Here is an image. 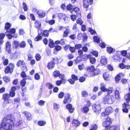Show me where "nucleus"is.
Wrapping results in <instances>:
<instances>
[{
	"instance_id": "nucleus-1",
	"label": "nucleus",
	"mask_w": 130,
	"mask_h": 130,
	"mask_svg": "<svg viewBox=\"0 0 130 130\" xmlns=\"http://www.w3.org/2000/svg\"><path fill=\"white\" fill-rule=\"evenodd\" d=\"M13 124L12 116L11 115H7L0 124V130H10Z\"/></svg>"
},
{
	"instance_id": "nucleus-2",
	"label": "nucleus",
	"mask_w": 130,
	"mask_h": 130,
	"mask_svg": "<svg viewBox=\"0 0 130 130\" xmlns=\"http://www.w3.org/2000/svg\"><path fill=\"white\" fill-rule=\"evenodd\" d=\"M15 67L14 64L12 63H9L8 66H7L5 69L4 72L6 74L9 73L11 74L13 72Z\"/></svg>"
},
{
	"instance_id": "nucleus-3",
	"label": "nucleus",
	"mask_w": 130,
	"mask_h": 130,
	"mask_svg": "<svg viewBox=\"0 0 130 130\" xmlns=\"http://www.w3.org/2000/svg\"><path fill=\"white\" fill-rule=\"evenodd\" d=\"M114 96L112 95L107 94L104 99L106 103L108 104H112L114 101Z\"/></svg>"
},
{
	"instance_id": "nucleus-4",
	"label": "nucleus",
	"mask_w": 130,
	"mask_h": 130,
	"mask_svg": "<svg viewBox=\"0 0 130 130\" xmlns=\"http://www.w3.org/2000/svg\"><path fill=\"white\" fill-rule=\"evenodd\" d=\"M92 109L94 112L96 114L98 115L101 111V105L99 104H93L92 106Z\"/></svg>"
},
{
	"instance_id": "nucleus-5",
	"label": "nucleus",
	"mask_w": 130,
	"mask_h": 130,
	"mask_svg": "<svg viewBox=\"0 0 130 130\" xmlns=\"http://www.w3.org/2000/svg\"><path fill=\"white\" fill-rule=\"evenodd\" d=\"M15 126L16 130H21L22 129L25 127L26 125L24 122L20 120L16 123Z\"/></svg>"
},
{
	"instance_id": "nucleus-6",
	"label": "nucleus",
	"mask_w": 130,
	"mask_h": 130,
	"mask_svg": "<svg viewBox=\"0 0 130 130\" xmlns=\"http://www.w3.org/2000/svg\"><path fill=\"white\" fill-rule=\"evenodd\" d=\"M111 123V119L109 117H108L106 118L105 121L103 122L102 125L104 127H105L106 130H107Z\"/></svg>"
},
{
	"instance_id": "nucleus-7",
	"label": "nucleus",
	"mask_w": 130,
	"mask_h": 130,
	"mask_svg": "<svg viewBox=\"0 0 130 130\" xmlns=\"http://www.w3.org/2000/svg\"><path fill=\"white\" fill-rule=\"evenodd\" d=\"M112 111V109L111 107H107L105 110V111L101 113V116L103 117H106L108 116Z\"/></svg>"
},
{
	"instance_id": "nucleus-8",
	"label": "nucleus",
	"mask_w": 130,
	"mask_h": 130,
	"mask_svg": "<svg viewBox=\"0 0 130 130\" xmlns=\"http://www.w3.org/2000/svg\"><path fill=\"white\" fill-rule=\"evenodd\" d=\"M71 95L70 93H68L65 94L64 99L63 101L64 104L69 103L71 101V98L70 97Z\"/></svg>"
},
{
	"instance_id": "nucleus-9",
	"label": "nucleus",
	"mask_w": 130,
	"mask_h": 130,
	"mask_svg": "<svg viewBox=\"0 0 130 130\" xmlns=\"http://www.w3.org/2000/svg\"><path fill=\"white\" fill-rule=\"evenodd\" d=\"M83 5L85 8H88L89 5H91L93 3V0H83Z\"/></svg>"
},
{
	"instance_id": "nucleus-10",
	"label": "nucleus",
	"mask_w": 130,
	"mask_h": 130,
	"mask_svg": "<svg viewBox=\"0 0 130 130\" xmlns=\"http://www.w3.org/2000/svg\"><path fill=\"white\" fill-rule=\"evenodd\" d=\"M129 103H127V104L124 103L123 105L122 110L123 112L126 113H128V108L130 109V104H129Z\"/></svg>"
},
{
	"instance_id": "nucleus-11",
	"label": "nucleus",
	"mask_w": 130,
	"mask_h": 130,
	"mask_svg": "<svg viewBox=\"0 0 130 130\" xmlns=\"http://www.w3.org/2000/svg\"><path fill=\"white\" fill-rule=\"evenodd\" d=\"M11 43L10 42L8 41L6 43L5 45L6 50L7 52L9 54H10L11 53Z\"/></svg>"
},
{
	"instance_id": "nucleus-12",
	"label": "nucleus",
	"mask_w": 130,
	"mask_h": 130,
	"mask_svg": "<svg viewBox=\"0 0 130 130\" xmlns=\"http://www.w3.org/2000/svg\"><path fill=\"white\" fill-rule=\"evenodd\" d=\"M66 108L68 110L69 112L70 113H72L74 110V108L72 107V104H67L66 106Z\"/></svg>"
},
{
	"instance_id": "nucleus-13",
	"label": "nucleus",
	"mask_w": 130,
	"mask_h": 130,
	"mask_svg": "<svg viewBox=\"0 0 130 130\" xmlns=\"http://www.w3.org/2000/svg\"><path fill=\"white\" fill-rule=\"evenodd\" d=\"M23 113L24 114L28 120H30L31 119V115L30 113L28 112L25 111L23 112Z\"/></svg>"
},
{
	"instance_id": "nucleus-14",
	"label": "nucleus",
	"mask_w": 130,
	"mask_h": 130,
	"mask_svg": "<svg viewBox=\"0 0 130 130\" xmlns=\"http://www.w3.org/2000/svg\"><path fill=\"white\" fill-rule=\"evenodd\" d=\"M55 66V64L52 61V60L50 62H49L47 66V67L49 69H53Z\"/></svg>"
},
{
	"instance_id": "nucleus-15",
	"label": "nucleus",
	"mask_w": 130,
	"mask_h": 130,
	"mask_svg": "<svg viewBox=\"0 0 130 130\" xmlns=\"http://www.w3.org/2000/svg\"><path fill=\"white\" fill-rule=\"evenodd\" d=\"M129 90L130 92V87L129 88ZM126 102L128 103L130 101V92L126 94L124 96Z\"/></svg>"
},
{
	"instance_id": "nucleus-16",
	"label": "nucleus",
	"mask_w": 130,
	"mask_h": 130,
	"mask_svg": "<svg viewBox=\"0 0 130 130\" xmlns=\"http://www.w3.org/2000/svg\"><path fill=\"white\" fill-rule=\"evenodd\" d=\"M100 62L102 65H105L107 63V59L105 57L102 56L101 57V59L100 60Z\"/></svg>"
},
{
	"instance_id": "nucleus-17",
	"label": "nucleus",
	"mask_w": 130,
	"mask_h": 130,
	"mask_svg": "<svg viewBox=\"0 0 130 130\" xmlns=\"http://www.w3.org/2000/svg\"><path fill=\"white\" fill-rule=\"evenodd\" d=\"M58 15L59 19H63L64 21H66V16L65 14L62 13H59L58 14Z\"/></svg>"
},
{
	"instance_id": "nucleus-18",
	"label": "nucleus",
	"mask_w": 130,
	"mask_h": 130,
	"mask_svg": "<svg viewBox=\"0 0 130 130\" xmlns=\"http://www.w3.org/2000/svg\"><path fill=\"white\" fill-rule=\"evenodd\" d=\"M39 17L40 18H43L44 17L45 15V12L42 10H39L37 12Z\"/></svg>"
},
{
	"instance_id": "nucleus-19",
	"label": "nucleus",
	"mask_w": 130,
	"mask_h": 130,
	"mask_svg": "<svg viewBox=\"0 0 130 130\" xmlns=\"http://www.w3.org/2000/svg\"><path fill=\"white\" fill-rule=\"evenodd\" d=\"M82 111L84 113H87L89 111L88 107L87 106H85L82 108L81 109Z\"/></svg>"
},
{
	"instance_id": "nucleus-20",
	"label": "nucleus",
	"mask_w": 130,
	"mask_h": 130,
	"mask_svg": "<svg viewBox=\"0 0 130 130\" xmlns=\"http://www.w3.org/2000/svg\"><path fill=\"white\" fill-rule=\"evenodd\" d=\"M100 73V70L98 68H96L94 70L92 71V74L94 76L98 75Z\"/></svg>"
},
{
	"instance_id": "nucleus-21",
	"label": "nucleus",
	"mask_w": 130,
	"mask_h": 130,
	"mask_svg": "<svg viewBox=\"0 0 130 130\" xmlns=\"http://www.w3.org/2000/svg\"><path fill=\"white\" fill-rule=\"evenodd\" d=\"M19 46V42L15 40L14 41L13 44V48L16 49L18 48Z\"/></svg>"
},
{
	"instance_id": "nucleus-22",
	"label": "nucleus",
	"mask_w": 130,
	"mask_h": 130,
	"mask_svg": "<svg viewBox=\"0 0 130 130\" xmlns=\"http://www.w3.org/2000/svg\"><path fill=\"white\" fill-rule=\"evenodd\" d=\"M35 27L38 29L39 27H41V23L40 22L38 21H36L35 23Z\"/></svg>"
},
{
	"instance_id": "nucleus-23",
	"label": "nucleus",
	"mask_w": 130,
	"mask_h": 130,
	"mask_svg": "<svg viewBox=\"0 0 130 130\" xmlns=\"http://www.w3.org/2000/svg\"><path fill=\"white\" fill-rule=\"evenodd\" d=\"M60 75V72L58 70L55 71L53 73V75L55 77H58Z\"/></svg>"
},
{
	"instance_id": "nucleus-24",
	"label": "nucleus",
	"mask_w": 130,
	"mask_h": 130,
	"mask_svg": "<svg viewBox=\"0 0 130 130\" xmlns=\"http://www.w3.org/2000/svg\"><path fill=\"white\" fill-rule=\"evenodd\" d=\"M109 130H120L119 127L117 126H112L109 127Z\"/></svg>"
},
{
	"instance_id": "nucleus-25",
	"label": "nucleus",
	"mask_w": 130,
	"mask_h": 130,
	"mask_svg": "<svg viewBox=\"0 0 130 130\" xmlns=\"http://www.w3.org/2000/svg\"><path fill=\"white\" fill-rule=\"evenodd\" d=\"M10 97L9 94L7 93L4 94L3 95L2 99L4 100H9Z\"/></svg>"
},
{
	"instance_id": "nucleus-26",
	"label": "nucleus",
	"mask_w": 130,
	"mask_h": 130,
	"mask_svg": "<svg viewBox=\"0 0 130 130\" xmlns=\"http://www.w3.org/2000/svg\"><path fill=\"white\" fill-rule=\"evenodd\" d=\"M24 64H25V63L23 60H19L17 62V66L18 67H19L22 65Z\"/></svg>"
},
{
	"instance_id": "nucleus-27",
	"label": "nucleus",
	"mask_w": 130,
	"mask_h": 130,
	"mask_svg": "<svg viewBox=\"0 0 130 130\" xmlns=\"http://www.w3.org/2000/svg\"><path fill=\"white\" fill-rule=\"evenodd\" d=\"M15 29L14 28H12L10 29L9 30L6 31V32L12 34H14L15 32Z\"/></svg>"
},
{
	"instance_id": "nucleus-28",
	"label": "nucleus",
	"mask_w": 130,
	"mask_h": 130,
	"mask_svg": "<svg viewBox=\"0 0 130 130\" xmlns=\"http://www.w3.org/2000/svg\"><path fill=\"white\" fill-rule=\"evenodd\" d=\"M41 34H39L38 33V36L35 38V41H37L41 39L42 38Z\"/></svg>"
},
{
	"instance_id": "nucleus-29",
	"label": "nucleus",
	"mask_w": 130,
	"mask_h": 130,
	"mask_svg": "<svg viewBox=\"0 0 130 130\" xmlns=\"http://www.w3.org/2000/svg\"><path fill=\"white\" fill-rule=\"evenodd\" d=\"M94 67L92 65L90 67H88L87 68V70L89 72H91L92 73V71L94 70Z\"/></svg>"
},
{
	"instance_id": "nucleus-30",
	"label": "nucleus",
	"mask_w": 130,
	"mask_h": 130,
	"mask_svg": "<svg viewBox=\"0 0 130 130\" xmlns=\"http://www.w3.org/2000/svg\"><path fill=\"white\" fill-rule=\"evenodd\" d=\"M26 46V43L24 41H22L21 42L19 43V47L20 48H24Z\"/></svg>"
},
{
	"instance_id": "nucleus-31",
	"label": "nucleus",
	"mask_w": 130,
	"mask_h": 130,
	"mask_svg": "<svg viewBox=\"0 0 130 130\" xmlns=\"http://www.w3.org/2000/svg\"><path fill=\"white\" fill-rule=\"evenodd\" d=\"M11 26V24L7 22L6 23L5 26V29L6 30V31L8 30V29H9Z\"/></svg>"
},
{
	"instance_id": "nucleus-32",
	"label": "nucleus",
	"mask_w": 130,
	"mask_h": 130,
	"mask_svg": "<svg viewBox=\"0 0 130 130\" xmlns=\"http://www.w3.org/2000/svg\"><path fill=\"white\" fill-rule=\"evenodd\" d=\"M5 34L6 35L8 39H11L13 37L14 38H16V37H15L14 36H13L12 34L10 33H7L6 32Z\"/></svg>"
},
{
	"instance_id": "nucleus-33",
	"label": "nucleus",
	"mask_w": 130,
	"mask_h": 130,
	"mask_svg": "<svg viewBox=\"0 0 130 130\" xmlns=\"http://www.w3.org/2000/svg\"><path fill=\"white\" fill-rule=\"evenodd\" d=\"M46 123V122L44 121H39L38 122V124L40 126H42L44 125Z\"/></svg>"
},
{
	"instance_id": "nucleus-34",
	"label": "nucleus",
	"mask_w": 130,
	"mask_h": 130,
	"mask_svg": "<svg viewBox=\"0 0 130 130\" xmlns=\"http://www.w3.org/2000/svg\"><path fill=\"white\" fill-rule=\"evenodd\" d=\"M82 60V57L81 56H79L77 57L75 60V61L77 63L80 62Z\"/></svg>"
},
{
	"instance_id": "nucleus-35",
	"label": "nucleus",
	"mask_w": 130,
	"mask_h": 130,
	"mask_svg": "<svg viewBox=\"0 0 130 130\" xmlns=\"http://www.w3.org/2000/svg\"><path fill=\"white\" fill-rule=\"evenodd\" d=\"M53 106L54 109L56 110V111H58V109L60 108L59 104H57L56 103H55L53 104Z\"/></svg>"
},
{
	"instance_id": "nucleus-36",
	"label": "nucleus",
	"mask_w": 130,
	"mask_h": 130,
	"mask_svg": "<svg viewBox=\"0 0 130 130\" xmlns=\"http://www.w3.org/2000/svg\"><path fill=\"white\" fill-rule=\"evenodd\" d=\"M89 59H90V63L92 64H93L95 63L96 60L95 58L91 57H89Z\"/></svg>"
},
{
	"instance_id": "nucleus-37",
	"label": "nucleus",
	"mask_w": 130,
	"mask_h": 130,
	"mask_svg": "<svg viewBox=\"0 0 130 130\" xmlns=\"http://www.w3.org/2000/svg\"><path fill=\"white\" fill-rule=\"evenodd\" d=\"M42 35L45 37H48L49 35V31L46 30H44L43 32Z\"/></svg>"
},
{
	"instance_id": "nucleus-38",
	"label": "nucleus",
	"mask_w": 130,
	"mask_h": 130,
	"mask_svg": "<svg viewBox=\"0 0 130 130\" xmlns=\"http://www.w3.org/2000/svg\"><path fill=\"white\" fill-rule=\"evenodd\" d=\"M26 83L25 79L23 78L22 80H21L20 82L21 85L22 87H24L25 86Z\"/></svg>"
},
{
	"instance_id": "nucleus-39",
	"label": "nucleus",
	"mask_w": 130,
	"mask_h": 130,
	"mask_svg": "<svg viewBox=\"0 0 130 130\" xmlns=\"http://www.w3.org/2000/svg\"><path fill=\"white\" fill-rule=\"evenodd\" d=\"M107 51L109 54H111L114 51V50L111 47H107Z\"/></svg>"
},
{
	"instance_id": "nucleus-40",
	"label": "nucleus",
	"mask_w": 130,
	"mask_h": 130,
	"mask_svg": "<svg viewBox=\"0 0 130 130\" xmlns=\"http://www.w3.org/2000/svg\"><path fill=\"white\" fill-rule=\"evenodd\" d=\"M93 39L94 41L97 43H99L100 42V39L98 36H94L93 37Z\"/></svg>"
},
{
	"instance_id": "nucleus-41",
	"label": "nucleus",
	"mask_w": 130,
	"mask_h": 130,
	"mask_svg": "<svg viewBox=\"0 0 130 130\" xmlns=\"http://www.w3.org/2000/svg\"><path fill=\"white\" fill-rule=\"evenodd\" d=\"M73 123H74L76 126H78L80 124V123L78 121L75 119L73 120Z\"/></svg>"
},
{
	"instance_id": "nucleus-42",
	"label": "nucleus",
	"mask_w": 130,
	"mask_h": 130,
	"mask_svg": "<svg viewBox=\"0 0 130 130\" xmlns=\"http://www.w3.org/2000/svg\"><path fill=\"white\" fill-rule=\"evenodd\" d=\"M46 86L49 89H51L53 87V85L49 82L46 83Z\"/></svg>"
},
{
	"instance_id": "nucleus-43",
	"label": "nucleus",
	"mask_w": 130,
	"mask_h": 130,
	"mask_svg": "<svg viewBox=\"0 0 130 130\" xmlns=\"http://www.w3.org/2000/svg\"><path fill=\"white\" fill-rule=\"evenodd\" d=\"M83 97H86L87 96L88 94V92L86 91H83L81 93Z\"/></svg>"
},
{
	"instance_id": "nucleus-44",
	"label": "nucleus",
	"mask_w": 130,
	"mask_h": 130,
	"mask_svg": "<svg viewBox=\"0 0 130 130\" xmlns=\"http://www.w3.org/2000/svg\"><path fill=\"white\" fill-rule=\"evenodd\" d=\"M3 80L5 82H8L10 81V78L8 76H5L3 78Z\"/></svg>"
},
{
	"instance_id": "nucleus-45",
	"label": "nucleus",
	"mask_w": 130,
	"mask_h": 130,
	"mask_svg": "<svg viewBox=\"0 0 130 130\" xmlns=\"http://www.w3.org/2000/svg\"><path fill=\"white\" fill-rule=\"evenodd\" d=\"M89 31L91 33V35H94L96 33V32L95 30L93 29L91 27H90L89 28Z\"/></svg>"
},
{
	"instance_id": "nucleus-46",
	"label": "nucleus",
	"mask_w": 130,
	"mask_h": 130,
	"mask_svg": "<svg viewBox=\"0 0 130 130\" xmlns=\"http://www.w3.org/2000/svg\"><path fill=\"white\" fill-rule=\"evenodd\" d=\"M91 57V55H87V54H85L82 56V59L83 58L85 59L89 58V57Z\"/></svg>"
},
{
	"instance_id": "nucleus-47",
	"label": "nucleus",
	"mask_w": 130,
	"mask_h": 130,
	"mask_svg": "<svg viewBox=\"0 0 130 130\" xmlns=\"http://www.w3.org/2000/svg\"><path fill=\"white\" fill-rule=\"evenodd\" d=\"M71 77L75 81L78 79L77 76L74 74H73L72 75Z\"/></svg>"
},
{
	"instance_id": "nucleus-48",
	"label": "nucleus",
	"mask_w": 130,
	"mask_h": 130,
	"mask_svg": "<svg viewBox=\"0 0 130 130\" xmlns=\"http://www.w3.org/2000/svg\"><path fill=\"white\" fill-rule=\"evenodd\" d=\"M69 33V31L68 29H66V31L64 32V34L63 35V37H66L68 36V34Z\"/></svg>"
},
{
	"instance_id": "nucleus-49",
	"label": "nucleus",
	"mask_w": 130,
	"mask_h": 130,
	"mask_svg": "<svg viewBox=\"0 0 130 130\" xmlns=\"http://www.w3.org/2000/svg\"><path fill=\"white\" fill-rule=\"evenodd\" d=\"M121 53L122 55L123 56H126L127 57V51L126 50H123L121 51Z\"/></svg>"
},
{
	"instance_id": "nucleus-50",
	"label": "nucleus",
	"mask_w": 130,
	"mask_h": 130,
	"mask_svg": "<svg viewBox=\"0 0 130 130\" xmlns=\"http://www.w3.org/2000/svg\"><path fill=\"white\" fill-rule=\"evenodd\" d=\"M106 92L108 93V94L111 93L112 92L113 89L112 88H109L107 89Z\"/></svg>"
},
{
	"instance_id": "nucleus-51",
	"label": "nucleus",
	"mask_w": 130,
	"mask_h": 130,
	"mask_svg": "<svg viewBox=\"0 0 130 130\" xmlns=\"http://www.w3.org/2000/svg\"><path fill=\"white\" fill-rule=\"evenodd\" d=\"M61 47L59 45H56L55 47V49L56 51H59L61 50Z\"/></svg>"
},
{
	"instance_id": "nucleus-52",
	"label": "nucleus",
	"mask_w": 130,
	"mask_h": 130,
	"mask_svg": "<svg viewBox=\"0 0 130 130\" xmlns=\"http://www.w3.org/2000/svg\"><path fill=\"white\" fill-rule=\"evenodd\" d=\"M82 47V45L81 44H76L75 46V48L77 50L79 49Z\"/></svg>"
},
{
	"instance_id": "nucleus-53",
	"label": "nucleus",
	"mask_w": 130,
	"mask_h": 130,
	"mask_svg": "<svg viewBox=\"0 0 130 130\" xmlns=\"http://www.w3.org/2000/svg\"><path fill=\"white\" fill-rule=\"evenodd\" d=\"M59 60L58 58L57 57H55L53 58V60H52L53 62L55 64V63H58Z\"/></svg>"
},
{
	"instance_id": "nucleus-54",
	"label": "nucleus",
	"mask_w": 130,
	"mask_h": 130,
	"mask_svg": "<svg viewBox=\"0 0 130 130\" xmlns=\"http://www.w3.org/2000/svg\"><path fill=\"white\" fill-rule=\"evenodd\" d=\"M70 17L71 20L73 21H75L77 18V16L75 15L72 14L71 15Z\"/></svg>"
},
{
	"instance_id": "nucleus-55",
	"label": "nucleus",
	"mask_w": 130,
	"mask_h": 130,
	"mask_svg": "<svg viewBox=\"0 0 130 130\" xmlns=\"http://www.w3.org/2000/svg\"><path fill=\"white\" fill-rule=\"evenodd\" d=\"M91 53L96 57L98 56V52L96 51H92Z\"/></svg>"
},
{
	"instance_id": "nucleus-56",
	"label": "nucleus",
	"mask_w": 130,
	"mask_h": 130,
	"mask_svg": "<svg viewBox=\"0 0 130 130\" xmlns=\"http://www.w3.org/2000/svg\"><path fill=\"white\" fill-rule=\"evenodd\" d=\"M46 23H48L51 25H52L55 23V20H51L50 21H47Z\"/></svg>"
},
{
	"instance_id": "nucleus-57",
	"label": "nucleus",
	"mask_w": 130,
	"mask_h": 130,
	"mask_svg": "<svg viewBox=\"0 0 130 130\" xmlns=\"http://www.w3.org/2000/svg\"><path fill=\"white\" fill-rule=\"evenodd\" d=\"M21 76L23 78H25L26 77V75L25 72L22 71L20 74Z\"/></svg>"
},
{
	"instance_id": "nucleus-58",
	"label": "nucleus",
	"mask_w": 130,
	"mask_h": 130,
	"mask_svg": "<svg viewBox=\"0 0 130 130\" xmlns=\"http://www.w3.org/2000/svg\"><path fill=\"white\" fill-rule=\"evenodd\" d=\"M36 60L37 61H39L41 59V57L40 55L38 54H37L35 56Z\"/></svg>"
},
{
	"instance_id": "nucleus-59",
	"label": "nucleus",
	"mask_w": 130,
	"mask_h": 130,
	"mask_svg": "<svg viewBox=\"0 0 130 130\" xmlns=\"http://www.w3.org/2000/svg\"><path fill=\"white\" fill-rule=\"evenodd\" d=\"M9 95L10 97H13L15 96V93L14 92L10 91L9 92Z\"/></svg>"
},
{
	"instance_id": "nucleus-60",
	"label": "nucleus",
	"mask_w": 130,
	"mask_h": 130,
	"mask_svg": "<svg viewBox=\"0 0 130 130\" xmlns=\"http://www.w3.org/2000/svg\"><path fill=\"white\" fill-rule=\"evenodd\" d=\"M119 67L122 69H123L125 68V65L123 63H120L119 65Z\"/></svg>"
},
{
	"instance_id": "nucleus-61",
	"label": "nucleus",
	"mask_w": 130,
	"mask_h": 130,
	"mask_svg": "<svg viewBox=\"0 0 130 130\" xmlns=\"http://www.w3.org/2000/svg\"><path fill=\"white\" fill-rule=\"evenodd\" d=\"M23 7L24 10L25 11H27L28 10L27 6L26 4L24 2H23Z\"/></svg>"
},
{
	"instance_id": "nucleus-62",
	"label": "nucleus",
	"mask_w": 130,
	"mask_h": 130,
	"mask_svg": "<svg viewBox=\"0 0 130 130\" xmlns=\"http://www.w3.org/2000/svg\"><path fill=\"white\" fill-rule=\"evenodd\" d=\"M64 95V93L62 92H60L58 95V97L59 98L61 99L62 98Z\"/></svg>"
},
{
	"instance_id": "nucleus-63",
	"label": "nucleus",
	"mask_w": 130,
	"mask_h": 130,
	"mask_svg": "<svg viewBox=\"0 0 130 130\" xmlns=\"http://www.w3.org/2000/svg\"><path fill=\"white\" fill-rule=\"evenodd\" d=\"M120 76L119 74H117L116 76L115 80L116 82H118L120 79Z\"/></svg>"
},
{
	"instance_id": "nucleus-64",
	"label": "nucleus",
	"mask_w": 130,
	"mask_h": 130,
	"mask_svg": "<svg viewBox=\"0 0 130 130\" xmlns=\"http://www.w3.org/2000/svg\"><path fill=\"white\" fill-rule=\"evenodd\" d=\"M76 22L78 24H80L82 25L83 23L82 20L80 19H78L76 20Z\"/></svg>"
}]
</instances>
